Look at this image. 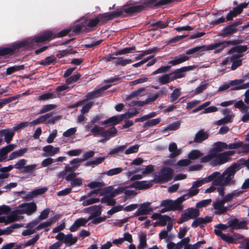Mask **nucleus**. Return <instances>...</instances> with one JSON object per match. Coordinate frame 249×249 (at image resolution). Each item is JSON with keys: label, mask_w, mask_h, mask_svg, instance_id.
Wrapping results in <instances>:
<instances>
[{"label": "nucleus", "mask_w": 249, "mask_h": 249, "mask_svg": "<svg viewBox=\"0 0 249 249\" xmlns=\"http://www.w3.org/2000/svg\"><path fill=\"white\" fill-rule=\"evenodd\" d=\"M189 59V57L185 54H180L179 56L175 57L174 59L169 62V64L173 66H175L179 64L182 63Z\"/></svg>", "instance_id": "393cba45"}, {"label": "nucleus", "mask_w": 249, "mask_h": 249, "mask_svg": "<svg viewBox=\"0 0 249 249\" xmlns=\"http://www.w3.org/2000/svg\"><path fill=\"white\" fill-rule=\"evenodd\" d=\"M244 80L243 79H235L230 81L231 86H236L231 88V90H238L242 89H246L249 88V82L242 84Z\"/></svg>", "instance_id": "dca6fc26"}, {"label": "nucleus", "mask_w": 249, "mask_h": 249, "mask_svg": "<svg viewBox=\"0 0 249 249\" xmlns=\"http://www.w3.org/2000/svg\"><path fill=\"white\" fill-rule=\"evenodd\" d=\"M239 164L234 163L229 167L217 179L212 182L213 186H219L217 188V191L219 195L223 196L225 194V187L229 185L233 184L234 180H232L237 170L239 169Z\"/></svg>", "instance_id": "f257e3e1"}, {"label": "nucleus", "mask_w": 249, "mask_h": 249, "mask_svg": "<svg viewBox=\"0 0 249 249\" xmlns=\"http://www.w3.org/2000/svg\"><path fill=\"white\" fill-rule=\"evenodd\" d=\"M209 135L207 132H204L203 129L198 131L195 135L194 142L197 143L202 142L208 138Z\"/></svg>", "instance_id": "5701e85b"}, {"label": "nucleus", "mask_w": 249, "mask_h": 249, "mask_svg": "<svg viewBox=\"0 0 249 249\" xmlns=\"http://www.w3.org/2000/svg\"><path fill=\"white\" fill-rule=\"evenodd\" d=\"M121 11H114L111 12H107L98 14L96 17L99 20V25H102L108 20L113 18L122 16Z\"/></svg>", "instance_id": "39448f33"}, {"label": "nucleus", "mask_w": 249, "mask_h": 249, "mask_svg": "<svg viewBox=\"0 0 249 249\" xmlns=\"http://www.w3.org/2000/svg\"><path fill=\"white\" fill-rule=\"evenodd\" d=\"M57 62V58L53 55L46 57L44 59L41 60L38 63L43 66H48L51 64H54Z\"/></svg>", "instance_id": "473e14b6"}, {"label": "nucleus", "mask_w": 249, "mask_h": 249, "mask_svg": "<svg viewBox=\"0 0 249 249\" xmlns=\"http://www.w3.org/2000/svg\"><path fill=\"white\" fill-rule=\"evenodd\" d=\"M215 156V153L214 152H212L211 150L209 154L203 157L200 159L201 162H207L210 161L212 159H214Z\"/></svg>", "instance_id": "e2e57ef3"}, {"label": "nucleus", "mask_w": 249, "mask_h": 249, "mask_svg": "<svg viewBox=\"0 0 249 249\" xmlns=\"http://www.w3.org/2000/svg\"><path fill=\"white\" fill-rule=\"evenodd\" d=\"M101 96V94L100 93V90L97 89L91 92H88L86 95V98L83 100H86V102H87L89 100L94 99L96 98L100 97Z\"/></svg>", "instance_id": "ea45409f"}, {"label": "nucleus", "mask_w": 249, "mask_h": 249, "mask_svg": "<svg viewBox=\"0 0 249 249\" xmlns=\"http://www.w3.org/2000/svg\"><path fill=\"white\" fill-rule=\"evenodd\" d=\"M204 45L197 46L186 51V54L187 55L192 54L198 51H204Z\"/></svg>", "instance_id": "680f3d73"}, {"label": "nucleus", "mask_w": 249, "mask_h": 249, "mask_svg": "<svg viewBox=\"0 0 249 249\" xmlns=\"http://www.w3.org/2000/svg\"><path fill=\"white\" fill-rule=\"evenodd\" d=\"M171 220L170 217L168 215H161L159 220V225L161 226H165L167 224V222L170 221Z\"/></svg>", "instance_id": "69168bd1"}, {"label": "nucleus", "mask_w": 249, "mask_h": 249, "mask_svg": "<svg viewBox=\"0 0 249 249\" xmlns=\"http://www.w3.org/2000/svg\"><path fill=\"white\" fill-rule=\"evenodd\" d=\"M221 175L222 174H220V172L216 171L213 172L212 174L205 178L207 183L212 181L213 182V180L217 179L219 177H220Z\"/></svg>", "instance_id": "bf43d9fd"}, {"label": "nucleus", "mask_w": 249, "mask_h": 249, "mask_svg": "<svg viewBox=\"0 0 249 249\" xmlns=\"http://www.w3.org/2000/svg\"><path fill=\"white\" fill-rule=\"evenodd\" d=\"M136 47L135 46H132L131 47H126L121 50H119L116 52H115L113 55H119L124 54H127L132 52V51L135 50Z\"/></svg>", "instance_id": "49530a36"}, {"label": "nucleus", "mask_w": 249, "mask_h": 249, "mask_svg": "<svg viewBox=\"0 0 249 249\" xmlns=\"http://www.w3.org/2000/svg\"><path fill=\"white\" fill-rule=\"evenodd\" d=\"M214 158V159L211 163V165L213 166L223 164L231 160V158H228L224 152L219 154L215 153Z\"/></svg>", "instance_id": "4468645a"}, {"label": "nucleus", "mask_w": 249, "mask_h": 249, "mask_svg": "<svg viewBox=\"0 0 249 249\" xmlns=\"http://www.w3.org/2000/svg\"><path fill=\"white\" fill-rule=\"evenodd\" d=\"M194 66H189L181 67L175 70L173 72H170L173 81L182 78L185 75V72L192 70Z\"/></svg>", "instance_id": "ddd939ff"}, {"label": "nucleus", "mask_w": 249, "mask_h": 249, "mask_svg": "<svg viewBox=\"0 0 249 249\" xmlns=\"http://www.w3.org/2000/svg\"><path fill=\"white\" fill-rule=\"evenodd\" d=\"M123 169L121 167H117L111 169L105 172V174L108 176H112L114 175H118L123 171Z\"/></svg>", "instance_id": "603ef678"}, {"label": "nucleus", "mask_w": 249, "mask_h": 249, "mask_svg": "<svg viewBox=\"0 0 249 249\" xmlns=\"http://www.w3.org/2000/svg\"><path fill=\"white\" fill-rule=\"evenodd\" d=\"M160 121L161 119L159 118L149 120L142 124V127L145 129H147L149 127L155 126L159 124Z\"/></svg>", "instance_id": "c9c22d12"}, {"label": "nucleus", "mask_w": 249, "mask_h": 249, "mask_svg": "<svg viewBox=\"0 0 249 249\" xmlns=\"http://www.w3.org/2000/svg\"><path fill=\"white\" fill-rule=\"evenodd\" d=\"M102 206L101 205H94L84 210V212L86 213H90V215L88 217V220H91L101 214V209Z\"/></svg>", "instance_id": "9b49d317"}, {"label": "nucleus", "mask_w": 249, "mask_h": 249, "mask_svg": "<svg viewBox=\"0 0 249 249\" xmlns=\"http://www.w3.org/2000/svg\"><path fill=\"white\" fill-rule=\"evenodd\" d=\"M81 76V75L80 73H77L75 75H72V76L68 77L66 79V83L67 84H71L72 83L76 82L79 79Z\"/></svg>", "instance_id": "338daca9"}, {"label": "nucleus", "mask_w": 249, "mask_h": 249, "mask_svg": "<svg viewBox=\"0 0 249 249\" xmlns=\"http://www.w3.org/2000/svg\"><path fill=\"white\" fill-rule=\"evenodd\" d=\"M186 196V195H182L175 200H172L173 211H181L183 210V206L182 203L186 200L185 197Z\"/></svg>", "instance_id": "4be33fe9"}, {"label": "nucleus", "mask_w": 249, "mask_h": 249, "mask_svg": "<svg viewBox=\"0 0 249 249\" xmlns=\"http://www.w3.org/2000/svg\"><path fill=\"white\" fill-rule=\"evenodd\" d=\"M53 115V113H48L45 115H41L37 118L36 119L30 123L31 126L37 125L39 124L43 123L46 121L47 122L48 119Z\"/></svg>", "instance_id": "b1692460"}, {"label": "nucleus", "mask_w": 249, "mask_h": 249, "mask_svg": "<svg viewBox=\"0 0 249 249\" xmlns=\"http://www.w3.org/2000/svg\"><path fill=\"white\" fill-rule=\"evenodd\" d=\"M180 126V124L178 122H175L168 125V126L162 130L163 133H165L168 130H176Z\"/></svg>", "instance_id": "0e129e2a"}, {"label": "nucleus", "mask_w": 249, "mask_h": 249, "mask_svg": "<svg viewBox=\"0 0 249 249\" xmlns=\"http://www.w3.org/2000/svg\"><path fill=\"white\" fill-rule=\"evenodd\" d=\"M151 203L146 202L139 205V208L134 213V216H139L150 214L153 211V208L150 206Z\"/></svg>", "instance_id": "1a4fd4ad"}, {"label": "nucleus", "mask_w": 249, "mask_h": 249, "mask_svg": "<svg viewBox=\"0 0 249 249\" xmlns=\"http://www.w3.org/2000/svg\"><path fill=\"white\" fill-rule=\"evenodd\" d=\"M140 243L138 246V249H143L147 246L146 235L144 233H142L139 235Z\"/></svg>", "instance_id": "37998d69"}, {"label": "nucleus", "mask_w": 249, "mask_h": 249, "mask_svg": "<svg viewBox=\"0 0 249 249\" xmlns=\"http://www.w3.org/2000/svg\"><path fill=\"white\" fill-rule=\"evenodd\" d=\"M132 62V60L130 59H124L123 57H119L116 59V60L114 61V63L116 65H121L122 66H125L126 64H128L131 63Z\"/></svg>", "instance_id": "3c124183"}, {"label": "nucleus", "mask_w": 249, "mask_h": 249, "mask_svg": "<svg viewBox=\"0 0 249 249\" xmlns=\"http://www.w3.org/2000/svg\"><path fill=\"white\" fill-rule=\"evenodd\" d=\"M248 49L247 45H238L234 47L229 50L228 52V54H231L233 53L237 52L238 53H242L246 52Z\"/></svg>", "instance_id": "e433bc0d"}, {"label": "nucleus", "mask_w": 249, "mask_h": 249, "mask_svg": "<svg viewBox=\"0 0 249 249\" xmlns=\"http://www.w3.org/2000/svg\"><path fill=\"white\" fill-rule=\"evenodd\" d=\"M212 202L211 199H204L201 201H199L196 204V207L197 208H201L203 207H205L209 205L211 202Z\"/></svg>", "instance_id": "774afa93"}, {"label": "nucleus", "mask_w": 249, "mask_h": 249, "mask_svg": "<svg viewBox=\"0 0 249 249\" xmlns=\"http://www.w3.org/2000/svg\"><path fill=\"white\" fill-rule=\"evenodd\" d=\"M28 150V149L27 148H24L12 152L9 155L8 160H12L18 157H22L27 152Z\"/></svg>", "instance_id": "bb28decb"}, {"label": "nucleus", "mask_w": 249, "mask_h": 249, "mask_svg": "<svg viewBox=\"0 0 249 249\" xmlns=\"http://www.w3.org/2000/svg\"><path fill=\"white\" fill-rule=\"evenodd\" d=\"M242 42V40L234 39L232 40L216 42L213 44L209 45L208 46L204 45L205 51H210L214 50L217 48L221 47L222 46L237 45Z\"/></svg>", "instance_id": "423d86ee"}, {"label": "nucleus", "mask_w": 249, "mask_h": 249, "mask_svg": "<svg viewBox=\"0 0 249 249\" xmlns=\"http://www.w3.org/2000/svg\"><path fill=\"white\" fill-rule=\"evenodd\" d=\"M131 110H133L132 112H127L124 114H121L123 117V120L124 119H128L132 118V117L138 114V111L136 108H132Z\"/></svg>", "instance_id": "052dcab7"}, {"label": "nucleus", "mask_w": 249, "mask_h": 249, "mask_svg": "<svg viewBox=\"0 0 249 249\" xmlns=\"http://www.w3.org/2000/svg\"><path fill=\"white\" fill-rule=\"evenodd\" d=\"M225 202L222 199H216L213 203V207L215 210L214 213L216 215H220L227 213L229 208L228 207L224 206Z\"/></svg>", "instance_id": "9d476101"}, {"label": "nucleus", "mask_w": 249, "mask_h": 249, "mask_svg": "<svg viewBox=\"0 0 249 249\" xmlns=\"http://www.w3.org/2000/svg\"><path fill=\"white\" fill-rule=\"evenodd\" d=\"M3 132L5 142L7 144L9 143L12 140L15 135V132L11 131L9 129H3Z\"/></svg>", "instance_id": "f704fd0d"}, {"label": "nucleus", "mask_w": 249, "mask_h": 249, "mask_svg": "<svg viewBox=\"0 0 249 249\" xmlns=\"http://www.w3.org/2000/svg\"><path fill=\"white\" fill-rule=\"evenodd\" d=\"M202 217H196L195 218L194 221L193 222L191 226L193 228H197L199 226L200 229H203L204 227V224L203 223Z\"/></svg>", "instance_id": "864d4df0"}, {"label": "nucleus", "mask_w": 249, "mask_h": 249, "mask_svg": "<svg viewBox=\"0 0 249 249\" xmlns=\"http://www.w3.org/2000/svg\"><path fill=\"white\" fill-rule=\"evenodd\" d=\"M158 81L160 85H163L173 81V80L172 79L171 73H165L159 76Z\"/></svg>", "instance_id": "cd10ccee"}, {"label": "nucleus", "mask_w": 249, "mask_h": 249, "mask_svg": "<svg viewBox=\"0 0 249 249\" xmlns=\"http://www.w3.org/2000/svg\"><path fill=\"white\" fill-rule=\"evenodd\" d=\"M228 148V145L223 142H218L214 143V146L213 148L211 150L212 152L215 153H218L224 150L225 149Z\"/></svg>", "instance_id": "2f4dec72"}, {"label": "nucleus", "mask_w": 249, "mask_h": 249, "mask_svg": "<svg viewBox=\"0 0 249 249\" xmlns=\"http://www.w3.org/2000/svg\"><path fill=\"white\" fill-rule=\"evenodd\" d=\"M43 150L44 152L42 154L43 157H52L59 152V148L58 147H54L52 145H48L43 147Z\"/></svg>", "instance_id": "6ab92c4d"}, {"label": "nucleus", "mask_w": 249, "mask_h": 249, "mask_svg": "<svg viewBox=\"0 0 249 249\" xmlns=\"http://www.w3.org/2000/svg\"><path fill=\"white\" fill-rule=\"evenodd\" d=\"M56 107V106L54 104H48L46 105H44L42 108L40 110L39 114H43L48 111L54 109Z\"/></svg>", "instance_id": "6e6d98bb"}, {"label": "nucleus", "mask_w": 249, "mask_h": 249, "mask_svg": "<svg viewBox=\"0 0 249 249\" xmlns=\"http://www.w3.org/2000/svg\"><path fill=\"white\" fill-rule=\"evenodd\" d=\"M170 21L163 22L162 21L153 22L151 24L152 27H157V28L163 29L169 25Z\"/></svg>", "instance_id": "5fc2aeb1"}, {"label": "nucleus", "mask_w": 249, "mask_h": 249, "mask_svg": "<svg viewBox=\"0 0 249 249\" xmlns=\"http://www.w3.org/2000/svg\"><path fill=\"white\" fill-rule=\"evenodd\" d=\"M169 1V0H147L142 5H144V9L148 7H158L168 4Z\"/></svg>", "instance_id": "f3484780"}, {"label": "nucleus", "mask_w": 249, "mask_h": 249, "mask_svg": "<svg viewBox=\"0 0 249 249\" xmlns=\"http://www.w3.org/2000/svg\"><path fill=\"white\" fill-rule=\"evenodd\" d=\"M202 155L203 153L198 150H193L189 153L188 158L190 160H195L198 159Z\"/></svg>", "instance_id": "a18cd8bd"}, {"label": "nucleus", "mask_w": 249, "mask_h": 249, "mask_svg": "<svg viewBox=\"0 0 249 249\" xmlns=\"http://www.w3.org/2000/svg\"><path fill=\"white\" fill-rule=\"evenodd\" d=\"M104 128L103 127H100L97 125H95L92 129L90 131L92 133L94 136H101L102 137V133L104 132Z\"/></svg>", "instance_id": "09e8293b"}, {"label": "nucleus", "mask_w": 249, "mask_h": 249, "mask_svg": "<svg viewBox=\"0 0 249 249\" xmlns=\"http://www.w3.org/2000/svg\"><path fill=\"white\" fill-rule=\"evenodd\" d=\"M227 224L231 230L247 229V222L246 220L240 221L237 218H232L228 220Z\"/></svg>", "instance_id": "6e6552de"}, {"label": "nucleus", "mask_w": 249, "mask_h": 249, "mask_svg": "<svg viewBox=\"0 0 249 249\" xmlns=\"http://www.w3.org/2000/svg\"><path fill=\"white\" fill-rule=\"evenodd\" d=\"M200 215V212L197 209L189 208L186 213H181V217L178 219V223L182 224L190 219H195Z\"/></svg>", "instance_id": "20e7f679"}, {"label": "nucleus", "mask_w": 249, "mask_h": 249, "mask_svg": "<svg viewBox=\"0 0 249 249\" xmlns=\"http://www.w3.org/2000/svg\"><path fill=\"white\" fill-rule=\"evenodd\" d=\"M104 160H105L104 158L99 157V158H97L95 160L88 161L86 162L85 163L84 166H93V167L94 165H98V164L102 163L104 161Z\"/></svg>", "instance_id": "13d9d810"}, {"label": "nucleus", "mask_w": 249, "mask_h": 249, "mask_svg": "<svg viewBox=\"0 0 249 249\" xmlns=\"http://www.w3.org/2000/svg\"><path fill=\"white\" fill-rule=\"evenodd\" d=\"M123 120L122 115L114 116L104 121H102L101 124L115 125L119 124Z\"/></svg>", "instance_id": "412c9836"}, {"label": "nucleus", "mask_w": 249, "mask_h": 249, "mask_svg": "<svg viewBox=\"0 0 249 249\" xmlns=\"http://www.w3.org/2000/svg\"><path fill=\"white\" fill-rule=\"evenodd\" d=\"M151 185L147 183L146 181H136L128 186H125V189L126 188H134L137 190H143L150 188Z\"/></svg>", "instance_id": "a211bd4d"}, {"label": "nucleus", "mask_w": 249, "mask_h": 249, "mask_svg": "<svg viewBox=\"0 0 249 249\" xmlns=\"http://www.w3.org/2000/svg\"><path fill=\"white\" fill-rule=\"evenodd\" d=\"M19 214H26L30 215L36 211L37 206L34 202L29 203H23L18 207Z\"/></svg>", "instance_id": "0eeeda50"}, {"label": "nucleus", "mask_w": 249, "mask_h": 249, "mask_svg": "<svg viewBox=\"0 0 249 249\" xmlns=\"http://www.w3.org/2000/svg\"><path fill=\"white\" fill-rule=\"evenodd\" d=\"M125 7V6H124ZM144 9V5H138L129 6L128 7H124L121 10H117V11H121L122 15L125 13L128 15H132L133 14L139 13Z\"/></svg>", "instance_id": "2eb2a0df"}, {"label": "nucleus", "mask_w": 249, "mask_h": 249, "mask_svg": "<svg viewBox=\"0 0 249 249\" xmlns=\"http://www.w3.org/2000/svg\"><path fill=\"white\" fill-rule=\"evenodd\" d=\"M28 41L24 40L18 43H13L9 47H0V56L12 55L15 52H18L21 48L29 47Z\"/></svg>", "instance_id": "7ed1b4c3"}, {"label": "nucleus", "mask_w": 249, "mask_h": 249, "mask_svg": "<svg viewBox=\"0 0 249 249\" xmlns=\"http://www.w3.org/2000/svg\"><path fill=\"white\" fill-rule=\"evenodd\" d=\"M173 174V170L172 168L163 167L161 168L159 172L154 174V180L156 183H166L172 178Z\"/></svg>", "instance_id": "f03ea898"}, {"label": "nucleus", "mask_w": 249, "mask_h": 249, "mask_svg": "<svg viewBox=\"0 0 249 249\" xmlns=\"http://www.w3.org/2000/svg\"><path fill=\"white\" fill-rule=\"evenodd\" d=\"M103 132L102 137H107L109 139L110 137H114L117 135V130L114 126H112L107 130H105L104 129Z\"/></svg>", "instance_id": "72a5a7b5"}, {"label": "nucleus", "mask_w": 249, "mask_h": 249, "mask_svg": "<svg viewBox=\"0 0 249 249\" xmlns=\"http://www.w3.org/2000/svg\"><path fill=\"white\" fill-rule=\"evenodd\" d=\"M77 237H73L71 233L65 235L64 243L66 244H69L70 246L74 244L77 241Z\"/></svg>", "instance_id": "a19ab883"}, {"label": "nucleus", "mask_w": 249, "mask_h": 249, "mask_svg": "<svg viewBox=\"0 0 249 249\" xmlns=\"http://www.w3.org/2000/svg\"><path fill=\"white\" fill-rule=\"evenodd\" d=\"M235 236H237V238H234L229 234H225L223 235V237H222V239L228 243L236 244L238 239H241L243 238V236L239 234H237Z\"/></svg>", "instance_id": "a878e982"}, {"label": "nucleus", "mask_w": 249, "mask_h": 249, "mask_svg": "<svg viewBox=\"0 0 249 249\" xmlns=\"http://www.w3.org/2000/svg\"><path fill=\"white\" fill-rule=\"evenodd\" d=\"M21 226L19 224L16 223L12 224L5 229H0V236L2 235H9L13 231L14 229L19 228Z\"/></svg>", "instance_id": "c85d7f7f"}, {"label": "nucleus", "mask_w": 249, "mask_h": 249, "mask_svg": "<svg viewBox=\"0 0 249 249\" xmlns=\"http://www.w3.org/2000/svg\"><path fill=\"white\" fill-rule=\"evenodd\" d=\"M56 95L53 92H47L44 93L38 97V100L40 101H46L51 99L56 98Z\"/></svg>", "instance_id": "c03bdc74"}, {"label": "nucleus", "mask_w": 249, "mask_h": 249, "mask_svg": "<svg viewBox=\"0 0 249 249\" xmlns=\"http://www.w3.org/2000/svg\"><path fill=\"white\" fill-rule=\"evenodd\" d=\"M53 39V32L47 30L35 36L32 41L36 43H43L45 41H50Z\"/></svg>", "instance_id": "f8f14e48"}, {"label": "nucleus", "mask_w": 249, "mask_h": 249, "mask_svg": "<svg viewBox=\"0 0 249 249\" xmlns=\"http://www.w3.org/2000/svg\"><path fill=\"white\" fill-rule=\"evenodd\" d=\"M18 211L19 210L18 208L11 213L8 216V220L9 222L17 221L19 219L18 214H20Z\"/></svg>", "instance_id": "79ce46f5"}, {"label": "nucleus", "mask_w": 249, "mask_h": 249, "mask_svg": "<svg viewBox=\"0 0 249 249\" xmlns=\"http://www.w3.org/2000/svg\"><path fill=\"white\" fill-rule=\"evenodd\" d=\"M238 31L237 28L234 27L231 24L224 27L221 33H218V36H221L223 37H227L230 35H231Z\"/></svg>", "instance_id": "aec40b11"}, {"label": "nucleus", "mask_w": 249, "mask_h": 249, "mask_svg": "<svg viewBox=\"0 0 249 249\" xmlns=\"http://www.w3.org/2000/svg\"><path fill=\"white\" fill-rule=\"evenodd\" d=\"M171 68V66L170 65H166V66H162L160 67L159 68L154 71L152 74L156 75L159 73H165L169 71V70Z\"/></svg>", "instance_id": "8fccbe9b"}, {"label": "nucleus", "mask_w": 249, "mask_h": 249, "mask_svg": "<svg viewBox=\"0 0 249 249\" xmlns=\"http://www.w3.org/2000/svg\"><path fill=\"white\" fill-rule=\"evenodd\" d=\"M234 107L239 109L240 111L242 113H245L246 112H249L248 110L249 109V106L246 105L242 100L237 102L234 104Z\"/></svg>", "instance_id": "4c0bfd02"}, {"label": "nucleus", "mask_w": 249, "mask_h": 249, "mask_svg": "<svg viewBox=\"0 0 249 249\" xmlns=\"http://www.w3.org/2000/svg\"><path fill=\"white\" fill-rule=\"evenodd\" d=\"M241 55L234 54L233 56L231 57L230 58V61L232 62V64L231 66V70L232 71L235 70L238 67L241 66L242 64V59H238L236 60H234V59H237L240 57Z\"/></svg>", "instance_id": "7c9ffc66"}, {"label": "nucleus", "mask_w": 249, "mask_h": 249, "mask_svg": "<svg viewBox=\"0 0 249 249\" xmlns=\"http://www.w3.org/2000/svg\"><path fill=\"white\" fill-rule=\"evenodd\" d=\"M180 89L179 88L175 89L170 96V101L173 102L180 96Z\"/></svg>", "instance_id": "4d7b16f0"}, {"label": "nucleus", "mask_w": 249, "mask_h": 249, "mask_svg": "<svg viewBox=\"0 0 249 249\" xmlns=\"http://www.w3.org/2000/svg\"><path fill=\"white\" fill-rule=\"evenodd\" d=\"M169 150L171 152L168 157L174 158L180 154V152L178 150L177 145L175 142L171 143L169 146Z\"/></svg>", "instance_id": "c756f323"}, {"label": "nucleus", "mask_w": 249, "mask_h": 249, "mask_svg": "<svg viewBox=\"0 0 249 249\" xmlns=\"http://www.w3.org/2000/svg\"><path fill=\"white\" fill-rule=\"evenodd\" d=\"M71 30L72 29L71 28H67L57 33H54L53 32V39L69 35Z\"/></svg>", "instance_id": "de8ad7c7"}, {"label": "nucleus", "mask_w": 249, "mask_h": 249, "mask_svg": "<svg viewBox=\"0 0 249 249\" xmlns=\"http://www.w3.org/2000/svg\"><path fill=\"white\" fill-rule=\"evenodd\" d=\"M25 69L24 65H14L12 67H8L6 69V74L10 75L13 73Z\"/></svg>", "instance_id": "58836bf2"}]
</instances>
